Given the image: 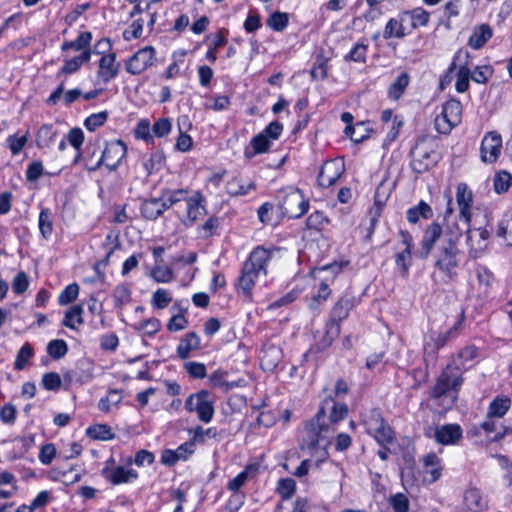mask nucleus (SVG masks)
I'll use <instances>...</instances> for the list:
<instances>
[{
	"label": "nucleus",
	"instance_id": "f257e3e1",
	"mask_svg": "<svg viewBox=\"0 0 512 512\" xmlns=\"http://www.w3.org/2000/svg\"><path fill=\"white\" fill-rule=\"evenodd\" d=\"M463 229L457 222L448 223L443 229L436 221L424 230L421 245L427 256L436 243H439L435 254V267L444 274L449 281L455 280L459 270L465 263V253L458 247L463 235Z\"/></svg>",
	"mask_w": 512,
	"mask_h": 512
},
{
	"label": "nucleus",
	"instance_id": "f03ea898",
	"mask_svg": "<svg viewBox=\"0 0 512 512\" xmlns=\"http://www.w3.org/2000/svg\"><path fill=\"white\" fill-rule=\"evenodd\" d=\"M279 248L271 246L266 248L262 245L256 246L244 261L240 276L236 284V290L247 299H251L252 290L261 274L267 275V267Z\"/></svg>",
	"mask_w": 512,
	"mask_h": 512
},
{
	"label": "nucleus",
	"instance_id": "7ed1b4c3",
	"mask_svg": "<svg viewBox=\"0 0 512 512\" xmlns=\"http://www.w3.org/2000/svg\"><path fill=\"white\" fill-rule=\"evenodd\" d=\"M462 374V368L457 364V360L453 358L437 377L435 385L430 390V397L440 399L452 393V403H454L464 381Z\"/></svg>",
	"mask_w": 512,
	"mask_h": 512
},
{
	"label": "nucleus",
	"instance_id": "20e7f679",
	"mask_svg": "<svg viewBox=\"0 0 512 512\" xmlns=\"http://www.w3.org/2000/svg\"><path fill=\"white\" fill-rule=\"evenodd\" d=\"M361 423L368 435L380 445L392 444L395 440L393 428L384 419L379 408H371L361 414Z\"/></svg>",
	"mask_w": 512,
	"mask_h": 512
},
{
	"label": "nucleus",
	"instance_id": "39448f33",
	"mask_svg": "<svg viewBox=\"0 0 512 512\" xmlns=\"http://www.w3.org/2000/svg\"><path fill=\"white\" fill-rule=\"evenodd\" d=\"M326 412L321 407L316 415L304 425V429L301 435L300 448L302 450H314L316 449L322 440L329 437L330 433L333 432L329 425L325 422Z\"/></svg>",
	"mask_w": 512,
	"mask_h": 512
},
{
	"label": "nucleus",
	"instance_id": "423d86ee",
	"mask_svg": "<svg viewBox=\"0 0 512 512\" xmlns=\"http://www.w3.org/2000/svg\"><path fill=\"white\" fill-rule=\"evenodd\" d=\"M464 321L465 309L462 307L452 327L445 332H431L429 340L424 343V360L428 361V358L436 360L438 351L458 336Z\"/></svg>",
	"mask_w": 512,
	"mask_h": 512
},
{
	"label": "nucleus",
	"instance_id": "0eeeda50",
	"mask_svg": "<svg viewBox=\"0 0 512 512\" xmlns=\"http://www.w3.org/2000/svg\"><path fill=\"white\" fill-rule=\"evenodd\" d=\"M278 199V208L281 215L288 218H300L309 208L308 201L304 198L299 189L291 188L288 191H279Z\"/></svg>",
	"mask_w": 512,
	"mask_h": 512
},
{
	"label": "nucleus",
	"instance_id": "6e6552de",
	"mask_svg": "<svg viewBox=\"0 0 512 512\" xmlns=\"http://www.w3.org/2000/svg\"><path fill=\"white\" fill-rule=\"evenodd\" d=\"M185 409L188 412H195L198 419L204 423H209L214 416V400L207 390H200L191 394L185 401Z\"/></svg>",
	"mask_w": 512,
	"mask_h": 512
},
{
	"label": "nucleus",
	"instance_id": "1a4fd4ad",
	"mask_svg": "<svg viewBox=\"0 0 512 512\" xmlns=\"http://www.w3.org/2000/svg\"><path fill=\"white\" fill-rule=\"evenodd\" d=\"M341 270L342 265L333 263L325 265L314 271L315 274L325 273L329 274V276H324L323 278H321V282L318 286L317 292L312 296L311 301L309 303L310 309H317L322 303H324L330 297L332 293L330 289V284L333 283L335 276L339 274Z\"/></svg>",
	"mask_w": 512,
	"mask_h": 512
},
{
	"label": "nucleus",
	"instance_id": "9d476101",
	"mask_svg": "<svg viewBox=\"0 0 512 512\" xmlns=\"http://www.w3.org/2000/svg\"><path fill=\"white\" fill-rule=\"evenodd\" d=\"M424 435L427 438L434 439L441 445H455L463 437V430L459 424L450 423L439 426L424 427Z\"/></svg>",
	"mask_w": 512,
	"mask_h": 512
},
{
	"label": "nucleus",
	"instance_id": "9b49d317",
	"mask_svg": "<svg viewBox=\"0 0 512 512\" xmlns=\"http://www.w3.org/2000/svg\"><path fill=\"white\" fill-rule=\"evenodd\" d=\"M127 146L122 140H115L107 143L100 159L94 166L87 167L89 171H96L104 164L110 171L118 168L121 160L125 157Z\"/></svg>",
	"mask_w": 512,
	"mask_h": 512
},
{
	"label": "nucleus",
	"instance_id": "f8f14e48",
	"mask_svg": "<svg viewBox=\"0 0 512 512\" xmlns=\"http://www.w3.org/2000/svg\"><path fill=\"white\" fill-rule=\"evenodd\" d=\"M155 54V49L152 46L139 49L125 61L126 72L133 76L142 74L153 65Z\"/></svg>",
	"mask_w": 512,
	"mask_h": 512
},
{
	"label": "nucleus",
	"instance_id": "ddd939ff",
	"mask_svg": "<svg viewBox=\"0 0 512 512\" xmlns=\"http://www.w3.org/2000/svg\"><path fill=\"white\" fill-rule=\"evenodd\" d=\"M411 157L410 167L417 174L425 173L436 164L434 151L425 147L423 139L416 142L411 150Z\"/></svg>",
	"mask_w": 512,
	"mask_h": 512
},
{
	"label": "nucleus",
	"instance_id": "4468645a",
	"mask_svg": "<svg viewBox=\"0 0 512 512\" xmlns=\"http://www.w3.org/2000/svg\"><path fill=\"white\" fill-rule=\"evenodd\" d=\"M456 202L459 209L460 229L468 228L472 217L473 193L466 183H459L456 190Z\"/></svg>",
	"mask_w": 512,
	"mask_h": 512
},
{
	"label": "nucleus",
	"instance_id": "2eb2a0df",
	"mask_svg": "<svg viewBox=\"0 0 512 512\" xmlns=\"http://www.w3.org/2000/svg\"><path fill=\"white\" fill-rule=\"evenodd\" d=\"M357 304V298L351 292H345L332 306L327 321L341 328L342 322L349 317Z\"/></svg>",
	"mask_w": 512,
	"mask_h": 512
},
{
	"label": "nucleus",
	"instance_id": "dca6fc26",
	"mask_svg": "<svg viewBox=\"0 0 512 512\" xmlns=\"http://www.w3.org/2000/svg\"><path fill=\"white\" fill-rule=\"evenodd\" d=\"M185 203L186 217L182 220V223L186 227H192L207 214L206 199L200 191H195L192 195H188Z\"/></svg>",
	"mask_w": 512,
	"mask_h": 512
},
{
	"label": "nucleus",
	"instance_id": "f3484780",
	"mask_svg": "<svg viewBox=\"0 0 512 512\" xmlns=\"http://www.w3.org/2000/svg\"><path fill=\"white\" fill-rule=\"evenodd\" d=\"M114 458L111 457L106 461L104 468L101 470V475L111 484L120 485L130 483L138 478V472L134 469H127L124 466H117L112 468Z\"/></svg>",
	"mask_w": 512,
	"mask_h": 512
},
{
	"label": "nucleus",
	"instance_id": "a211bd4d",
	"mask_svg": "<svg viewBox=\"0 0 512 512\" xmlns=\"http://www.w3.org/2000/svg\"><path fill=\"white\" fill-rule=\"evenodd\" d=\"M502 137L497 131H489L482 139L480 156L484 163L492 164L501 154Z\"/></svg>",
	"mask_w": 512,
	"mask_h": 512
},
{
	"label": "nucleus",
	"instance_id": "6ab92c4d",
	"mask_svg": "<svg viewBox=\"0 0 512 512\" xmlns=\"http://www.w3.org/2000/svg\"><path fill=\"white\" fill-rule=\"evenodd\" d=\"M401 244L403 249L395 254V263L403 277H406L409 272L412 260V247L413 238L408 231L400 230Z\"/></svg>",
	"mask_w": 512,
	"mask_h": 512
},
{
	"label": "nucleus",
	"instance_id": "aec40b11",
	"mask_svg": "<svg viewBox=\"0 0 512 512\" xmlns=\"http://www.w3.org/2000/svg\"><path fill=\"white\" fill-rule=\"evenodd\" d=\"M344 164L337 160L326 161L318 174V184L323 188L334 185L344 173Z\"/></svg>",
	"mask_w": 512,
	"mask_h": 512
},
{
	"label": "nucleus",
	"instance_id": "412c9836",
	"mask_svg": "<svg viewBox=\"0 0 512 512\" xmlns=\"http://www.w3.org/2000/svg\"><path fill=\"white\" fill-rule=\"evenodd\" d=\"M429 21V13L422 7L404 11L400 14V30L417 29L425 26Z\"/></svg>",
	"mask_w": 512,
	"mask_h": 512
},
{
	"label": "nucleus",
	"instance_id": "4be33fe9",
	"mask_svg": "<svg viewBox=\"0 0 512 512\" xmlns=\"http://www.w3.org/2000/svg\"><path fill=\"white\" fill-rule=\"evenodd\" d=\"M341 333V328L334 324L326 321L324 325L323 334L316 340V342L310 347V349L304 354V357H308L314 353H321L330 348L336 338Z\"/></svg>",
	"mask_w": 512,
	"mask_h": 512
},
{
	"label": "nucleus",
	"instance_id": "5701e85b",
	"mask_svg": "<svg viewBox=\"0 0 512 512\" xmlns=\"http://www.w3.org/2000/svg\"><path fill=\"white\" fill-rule=\"evenodd\" d=\"M119 69L120 63L116 61V54L109 53L101 57L97 76L104 84H107L118 75Z\"/></svg>",
	"mask_w": 512,
	"mask_h": 512
},
{
	"label": "nucleus",
	"instance_id": "b1692460",
	"mask_svg": "<svg viewBox=\"0 0 512 512\" xmlns=\"http://www.w3.org/2000/svg\"><path fill=\"white\" fill-rule=\"evenodd\" d=\"M482 429L488 436H491L492 441H499L505 436L512 434V428L498 423L494 417L486 416V419L480 424Z\"/></svg>",
	"mask_w": 512,
	"mask_h": 512
},
{
	"label": "nucleus",
	"instance_id": "393cba45",
	"mask_svg": "<svg viewBox=\"0 0 512 512\" xmlns=\"http://www.w3.org/2000/svg\"><path fill=\"white\" fill-rule=\"evenodd\" d=\"M257 185L254 181H244L241 177L235 176L226 183V192L232 197H242L255 191Z\"/></svg>",
	"mask_w": 512,
	"mask_h": 512
},
{
	"label": "nucleus",
	"instance_id": "a878e982",
	"mask_svg": "<svg viewBox=\"0 0 512 512\" xmlns=\"http://www.w3.org/2000/svg\"><path fill=\"white\" fill-rule=\"evenodd\" d=\"M200 345V337L195 332H188L180 339L176 349L177 356L185 360L189 357L191 351L198 350Z\"/></svg>",
	"mask_w": 512,
	"mask_h": 512
},
{
	"label": "nucleus",
	"instance_id": "bb28decb",
	"mask_svg": "<svg viewBox=\"0 0 512 512\" xmlns=\"http://www.w3.org/2000/svg\"><path fill=\"white\" fill-rule=\"evenodd\" d=\"M272 142H270L261 132L250 140L249 147L244 150V156L252 159L258 154L266 153L270 150Z\"/></svg>",
	"mask_w": 512,
	"mask_h": 512
},
{
	"label": "nucleus",
	"instance_id": "cd10ccee",
	"mask_svg": "<svg viewBox=\"0 0 512 512\" xmlns=\"http://www.w3.org/2000/svg\"><path fill=\"white\" fill-rule=\"evenodd\" d=\"M423 467L427 474L430 475V482H436L442 475V464L441 459L437 456L436 453L431 452L424 455L421 459Z\"/></svg>",
	"mask_w": 512,
	"mask_h": 512
},
{
	"label": "nucleus",
	"instance_id": "c85d7f7f",
	"mask_svg": "<svg viewBox=\"0 0 512 512\" xmlns=\"http://www.w3.org/2000/svg\"><path fill=\"white\" fill-rule=\"evenodd\" d=\"M464 232L467 233V242L471 248L481 250L487 246L490 232L486 228L471 229L469 224Z\"/></svg>",
	"mask_w": 512,
	"mask_h": 512
},
{
	"label": "nucleus",
	"instance_id": "c756f323",
	"mask_svg": "<svg viewBox=\"0 0 512 512\" xmlns=\"http://www.w3.org/2000/svg\"><path fill=\"white\" fill-rule=\"evenodd\" d=\"M141 214L147 220H156L165 211L160 198L144 200L141 204Z\"/></svg>",
	"mask_w": 512,
	"mask_h": 512
},
{
	"label": "nucleus",
	"instance_id": "7c9ffc66",
	"mask_svg": "<svg viewBox=\"0 0 512 512\" xmlns=\"http://www.w3.org/2000/svg\"><path fill=\"white\" fill-rule=\"evenodd\" d=\"M164 163L165 155L162 151H153L142 159V165L147 176L160 171Z\"/></svg>",
	"mask_w": 512,
	"mask_h": 512
},
{
	"label": "nucleus",
	"instance_id": "2f4dec72",
	"mask_svg": "<svg viewBox=\"0 0 512 512\" xmlns=\"http://www.w3.org/2000/svg\"><path fill=\"white\" fill-rule=\"evenodd\" d=\"M464 503L470 511H481L486 507L481 491L476 487L468 488L464 493Z\"/></svg>",
	"mask_w": 512,
	"mask_h": 512
},
{
	"label": "nucleus",
	"instance_id": "473e14b6",
	"mask_svg": "<svg viewBox=\"0 0 512 512\" xmlns=\"http://www.w3.org/2000/svg\"><path fill=\"white\" fill-rule=\"evenodd\" d=\"M476 276L478 280L479 296L486 297L494 282L493 273L484 266H479L476 269Z\"/></svg>",
	"mask_w": 512,
	"mask_h": 512
},
{
	"label": "nucleus",
	"instance_id": "72a5a7b5",
	"mask_svg": "<svg viewBox=\"0 0 512 512\" xmlns=\"http://www.w3.org/2000/svg\"><path fill=\"white\" fill-rule=\"evenodd\" d=\"M496 235L512 246V209L508 210L497 224Z\"/></svg>",
	"mask_w": 512,
	"mask_h": 512
},
{
	"label": "nucleus",
	"instance_id": "f704fd0d",
	"mask_svg": "<svg viewBox=\"0 0 512 512\" xmlns=\"http://www.w3.org/2000/svg\"><path fill=\"white\" fill-rule=\"evenodd\" d=\"M420 217L424 219H431L433 217V210L425 201H420L416 206L407 210V220L415 224L419 221Z\"/></svg>",
	"mask_w": 512,
	"mask_h": 512
},
{
	"label": "nucleus",
	"instance_id": "c9c22d12",
	"mask_svg": "<svg viewBox=\"0 0 512 512\" xmlns=\"http://www.w3.org/2000/svg\"><path fill=\"white\" fill-rule=\"evenodd\" d=\"M511 407V399L507 396L496 397L488 407L487 415L494 418H502Z\"/></svg>",
	"mask_w": 512,
	"mask_h": 512
},
{
	"label": "nucleus",
	"instance_id": "e433bc0d",
	"mask_svg": "<svg viewBox=\"0 0 512 512\" xmlns=\"http://www.w3.org/2000/svg\"><path fill=\"white\" fill-rule=\"evenodd\" d=\"M188 197L187 189H175V190H166L162 192L161 197L162 204L164 206L165 211L171 208L173 205H176L182 201H185Z\"/></svg>",
	"mask_w": 512,
	"mask_h": 512
},
{
	"label": "nucleus",
	"instance_id": "4c0bfd02",
	"mask_svg": "<svg viewBox=\"0 0 512 512\" xmlns=\"http://www.w3.org/2000/svg\"><path fill=\"white\" fill-rule=\"evenodd\" d=\"M86 435L93 440L108 441L115 438L111 427L107 424H94L86 429Z\"/></svg>",
	"mask_w": 512,
	"mask_h": 512
},
{
	"label": "nucleus",
	"instance_id": "58836bf2",
	"mask_svg": "<svg viewBox=\"0 0 512 512\" xmlns=\"http://www.w3.org/2000/svg\"><path fill=\"white\" fill-rule=\"evenodd\" d=\"M83 306L80 304H76L71 306L66 312L64 319L62 321V325L68 327L70 329H76L77 325H82L84 323L82 314H83Z\"/></svg>",
	"mask_w": 512,
	"mask_h": 512
},
{
	"label": "nucleus",
	"instance_id": "ea45409f",
	"mask_svg": "<svg viewBox=\"0 0 512 512\" xmlns=\"http://www.w3.org/2000/svg\"><path fill=\"white\" fill-rule=\"evenodd\" d=\"M256 471L257 466L255 464L245 466L243 471L227 483V489L231 492H241L240 489L246 484L250 474Z\"/></svg>",
	"mask_w": 512,
	"mask_h": 512
},
{
	"label": "nucleus",
	"instance_id": "a19ab883",
	"mask_svg": "<svg viewBox=\"0 0 512 512\" xmlns=\"http://www.w3.org/2000/svg\"><path fill=\"white\" fill-rule=\"evenodd\" d=\"M465 57L466 59L469 58V53L465 51ZM471 77V71L469 68V61L466 60L463 65H461L457 71V79L455 88L457 92L464 93L469 88V79Z\"/></svg>",
	"mask_w": 512,
	"mask_h": 512
},
{
	"label": "nucleus",
	"instance_id": "79ce46f5",
	"mask_svg": "<svg viewBox=\"0 0 512 512\" xmlns=\"http://www.w3.org/2000/svg\"><path fill=\"white\" fill-rule=\"evenodd\" d=\"M410 76L406 72H402L388 89L390 99L398 100L409 85Z\"/></svg>",
	"mask_w": 512,
	"mask_h": 512
},
{
	"label": "nucleus",
	"instance_id": "37998d69",
	"mask_svg": "<svg viewBox=\"0 0 512 512\" xmlns=\"http://www.w3.org/2000/svg\"><path fill=\"white\" fill-rule=\"evenodd\" d=\"M132 328L147 336H154L161 328V322L155 317L132 324Z\"/></svg>",
	"mask_w": 512,
	"mask_h": 512
},
{
	"label": "nucleus",
	"instance_id": "c03bdc74",
	"mask_svg": "<svg viewBox=\"0 0 512 512\" xmlns=\"http://www.w3.org/2000/svg\"><path fill=\"white\" fill-rule=\"evenodd\" d=\"M90 56H91L90 50H85V51H82L80 53V55H78L72 59L66 60L63 67L60 70V73L72 74V73L76 72L84 62L89 61Z\"/></svg>",
	"mask_w": 512,
	"mask_h": 512
},
{
	"label": "nucleus",
	"instance_id": "a18cd8bd",
	"mask_svg": "<svg viewBox=\"0 0 512 512\" xmlns=\"http://www.w3.org/2000/svg\"><path fill=\"white\" fill-rule=\"evenodd\" d=\"M57 133L51 124L42 125L36 136L37 146L40 148L49 147L55 140Z\"/></svg>",
	"mask_w": 512,
	"mask_h": 512
},
{
	"label": "nucleus",
	"instance_id": "49530a36",
	"mask_svg": "<svg viewBox=\"0 0 512 512\" xmlns=\"http://www.w3.org/2000/svg\"><path fill=\"white\" fill-rule=\"evenodd\" d=\"M38 226L44 239H49L53 232V217L50 209H42L39 214Z\"/></svg>",
	"mask_w": 512,
	"mask_h": 512
},
{
	"label": "nucleus",
	"instance_id": "de8ad7c7",
	"mask_svg": "<svg viewBox=\"0 0 512 512\" xmlns=\"http://www.w3.org/2000/svg\"><path fill=\"white\" fill-rule=\"evenodd\" d=\"M220 227V219L216 216H210L204 224L197 228L198 236L202 239H208L214 236Z\"/></svg>",
	"mask_w": 512,
	"mask_h": 512
},
{
	"label": "nucleus",
	"instance_id": "09e8293b",
	"mask_svg": "<svg viewBox=\"0 0 512 512\" xmlns=\"http://www.w3.org/2000/svg\"><path fill=\"white\" fill-rule=\"evenodd\" d=\"M512 185V175L507 171H499L494 175L493 186L497 194L505 193Z\"/></svg>",
	"mask_w": 512,
	"mask_h": 512
},
{
	"label": "nucleus",
	"instance_id": "8fccbe9b",
	"mask_svg": "<svg viewBox=\"0 0 512 512\" xmlns=\"http://www.w3.org/2000/svg\"><path fill=\"white\" fill-rule=\"evenodd\" d=\"M149 276L157 283H169L174 279L173 270L168 266L156 264Z\"/></svg>",
	"mask_w": 512,
	"mask_h": 512
},
{
	"label": "nucleus",
	"instance_id": "3c124183",
	"mask_svg": "<svg viewBox=\"0 0 512 512\" xmlns=\"http://www.w3.org/2000/svg\"><path fill=\"white\" fill-rule=\"evenodd\" d=\"M442 110L446 112V116L452 118L453 121L461 123L462 120V104L459 100L451 98L442 105Z\"/></svg>",
	"mask_w": 512,
	"mask_h": 512
},
{
	"label": "nucleus",
	"instance_id": "603ef678",
	"mask_svg": "<svg viewBox=\"0 0 512 512\" xmlns=\"http://www.w3.org/2000/svg\"><path fill=\"white\" fill-rule=\"evenodd\" d=\"M34 351L29 343H25L18 351L14 362V369L17 371L23 370L29 360L33 357Z\"/></svg>",
	"mask_w": 512,
	"mask_h": 512
},
{
	"label": "nucleus",
	"instance_id": "864d4df0",
	"mask_svg": "<svg viewBox=\"0 0 512 512\" xmlns=\"http://www.w3.org/2000/svg\"><path fill=\"white\" fill-rule=\"evenodd\" d=\"M459 123L453 121L452 118L446 116V112L441 109L440 114L435 118V129L441 134H449L452 129L458 126Z\"/></svg>",
	"mask_w": 512,
	"mask_h": 512
},
{
	"label": "nucleus",
	"instance_id": "5fc2aeb1",
	"mask_svg": "<svg viewBox=\"0 0 512 512\" xmlns=\"http://www.w3.org/2000/svg\"><path fill=\"white\" fill-rule=\"evenodd\" d=\"M29 138V133L26 132L22 136H18L17 134L9 135L6 139V144L12 155H18L24 146L27 144Z\"/></svg>",
	"mask_w": 512,
	"mask_h": 512
},
{
	"label": "nucleus",
	"instance_id": "6e6d98bb",
	"mask_svg": "<svg viewBox=\"0 0 512 512\" xmlns=\"http://www.w3.org/2000/svg\"><path fill=\"white\" fill-rule=\"evenodd\" d=\"M288 14L284 12H274L267 19V26L277 32L284 30L288 24Z\"/></svg>",
	"mask_w": 512,
	"mask_h": 512
},
{
	"label": "nucleus",
	"instance_id": "4d7b16f0",
	"mask_svg": "<svg viewBox=\"0 0 512 512\" xmlns=\"http://www.w3.org/2000/svg\"><path fill=\"white\" fill-rule=\"evenodd\" d=\"M172 302V296L166 289H157L151 299V304L155 309H164Z\"/></svg>",
	"mask_w": 512,
	"mask_h": 512
},
{
	"label": "nucleus",
	"instance_id": "13d9d810",
	"mask_svg": "<svg viewBox=\"0 0 512 512\" xmlns=\"http://www.w3.org/2000/svg\"><path fill=\"white\" fill-rule=\"evenodd\" d=\"M80 287L77 283L67 285L58 297V303L61 306L68 305L77 299Z\"/></svg>",
	"mask_w": 512,
	"mask_h": 512
},
{
	"label": "nucleus",
	"instance_id": "bf43d9fd",
	"mask_svg": "<svg viewBox=\"0 0 512 512\" xmlns=\"http://www.w3.org/2000/svg\"><path fill=\"white\" fill-rule=\"evenodd\" d=\"M328 61V57L323 55L317 56L316 63L311 70V77L313 79L324 80L328 77Z\"/></svg>",
	"mask_w": 512,
	"mask_h": 512
},
{
	"label": "nucleus",
	"instance_id": "052dcab7",
	"mask_svg": "<svg viewBox=\"0 0 512 512\" xmlns=\"http://www.w3.org/2000/svg\"><path fill=\"white\" fill-rule=\"evenodd\" d=\"M68 352V345L64 340L55 339L51 340L47 345V353L53 359H60Z\"/></svg>",
	"mask_w": 512,
	"mask_h": 512
},
{
	"label": "nucleus",
	"instance_id": "680f3d73",
	"mask_svg": "<svg viewBox=\"0 0 512 512\" xmlns=\"http://www.w3.org/2000/svg\"><path fill=\"white\" fill-rule=\"evenodd\" d=\"M189 433L194 438V442H197L198 444H203L206 441V438H216L218 435V431L215 427L203 429L201 426L190 429Z\"/></svg>",
	"mask_w": 512,
	"mask_h": 512
},
{
	"label": "nucleus",
	"instance_id": "e2e57ef3",
	"mask_svg": "<svg viewBox=\"0 0 512 512\" xmlns=\"http://www.w3.org/2000/svg\"><path fill=\"white\" fill-rule=\"evenodd\" d=\"M388 502L394 512H409L410 502L404 493L391 495Z\"/></svg>",
	"mask_w": 512,
	"mask_h": 512
},
{
	"label": "nucleus",
	"instance_id": "0e129e2a",
	"mask_svg": "<svg viewBox=\"0 0 512 512\" xmlns=\"http://www.w3.org/2000/svg\"><path fill=\"white\" fill-rule=\"evenodd\" d=\"M296 489V483L292 478H282L278 481L277 492L283 500H289Z\"/></svg>",
	"mask_w": 512,
	"mask_h": 512
},
{
	"label": "nucleus",
	"instance_id": "69168bd1",
	"mask_svg": "<svg viewBox=\"0 0 512 512\" xmlns=\"http://www.w3.org/2000/svg\"><path fill=\"white\" fill-rule=\"evenodd\" d=\"M152 127L150 126V122L148 119H141L135 129H134V137L136 139H141L146 141L147 143L153 141V136L151 135Z\"/></svg>",
	"mask_w": 512,
	"mask_h": 512
},
{
	"label": "nucleus",
	"instance_id": "338daca9",
	"mask_svg": "<svg viewBox=\"0 0 512 512\" xmlns=\"http://www.w3.org/2000/svg\"><path fill=\"white\" fill-rule=\"evenodd\" d=\"M121 395L117 390H110L105 397L99 400L98 408L102 412H109L112 405H117L121 402Z\"/></svg>",
	"mask_w": 512,
	"mask_h": 512
},
{
	"label": "nucleus",
	"instance_id": "774afa93",
	"mask_svg": "<svg viewBox=\"0 0 512 512\" xmlns=\"http://www.w3.org/2000/svg\"><path fill=\"white\" fill-rule=\"evenodd\" d=\"M108 119V112L102 111L99 113L91 114L84 121V126L89 131H95L97 128L103 126Z\"/></svg>",
	"mask_w": 512,
	"mask_h": 512
}]
</instances>
